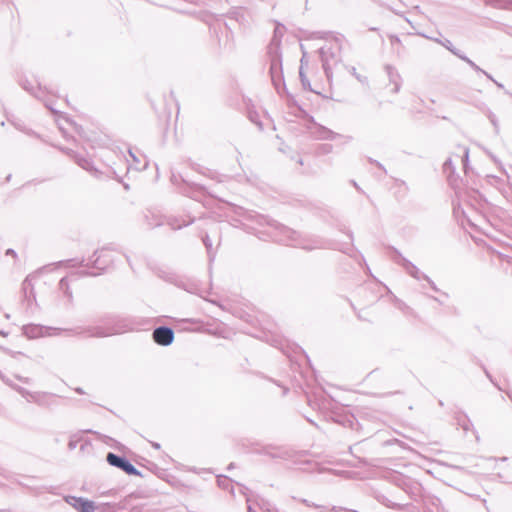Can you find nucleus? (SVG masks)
Listing matches in <instances>:
<instances>
[{"label": "nucleus", "instance_id": "6e6552de", "mask_svg": "<svg viewBox=\"0 0 512 512\" xmlns=\"http://www.w3.org/2000/svg\"><path fill=\"white\" fill-rule=\"evenodd\" d=\"M351 73L359 80L363 81V79L356 73V69L352 68Z\"/></svg>", "mask_w": 512, "mask_h": 512}, {"label": "nucleus", "instance_id": "7ed1b4c3", "mask_svg": "<svg viewBox=\"0 0 512 512\" xmlns=\"http://www.w3.org/2000/svg\"><path fill=\"white\" fill-rule=\"evenodd\" d=\"M67 502L73 508L79 510L80 512H95V510H96L94 502H92L88 499L70 497L67 499Z\"/></svg>", "mask_w": 512, "mask_h": 512}, {"label": "nucleus", "instance_id": "f03ea898", "mask_svg": "<svg viewBox=\"0 0 512 512\" xmlns=\"http://www.w3.org/2000/svg\"><path fill=\"white\" fill-rule=\"evenodd\" d=\"M107 462L112 466L122 469L129 475H140L139 471L130 462L113 453H108Z\"/></svg>", "mask_w": 512, "mask_h": 512}, {"label": "nucleus", "instance_id": "20e7f679", "mask_svg": "<svg viewBox=\"0 0 512 512\" xmlns=\"http://www.w3.org/2000/svg\"><path fill=\"white\" fill-rule=\"evenodd\" d=\"M153 338L160 345H169L173 341L174 334L170 328L159 327L153 332Z\"/></svg>", "mask_w": 512, "mask_h": 512}, {"label": "nucleus", "instance_id": "0eeeda50", "mask_svg": "<svg viewBox=\"0 0 512 512\" xmlns=\"http://www.w3.org/2000/svg\"><path fill=\"white\" fill-rule=\"evenodd\" d=\"M468 157H469V150L467 148L464 149V163H466L468 161Z\"/></svg>", "mask_w": 512, "mask_h": 512}, {"label": "nucleus", "instance_id": "1a4fd4ad", "mask_svg": "<svg viewBox=\"0 0 512 512\" xmlns=\"http://www.w3.org/2000/svg\"><path fill=\"white\" fill-rule=\"evenodd\" d=\"M249 512H252V508L251 507H249Z\"/></svg>", "mask_w": 512, "mask_h": 512}, {"label": "nucleus", "instance_id": "423d86ee", "mask_svg": "<svg viewBox=\"0 0 512 512\" xmlns=\"http://www.w3.org/2000/svg\"><path fill=\"white\" fill-rule=\"evenodd\" d=\"M332 136H333V133L331 131H329L327 129H324V128H322L320 130V135H319L320 138H322V139H330V138H332Z\"/></svg>", "mask_w": 512, "mask_h": 512}, {"label": "nucleus", "instance_id": "39448f33", "mask_svg": "<svg viewBox=\"0 0 512 512\" xmlns=\"http://www.w3.org/2000/svg\"><path fill=\"white\" fill-rule=\"evenodd\" d=\"M443 46H445L449 51H451L453 54L457 55L460 59L466 61L473 69L477 70V71H481L482 70L473 62L471 61L469 58L463 56V55H460L453 47H452V43L449 41V40H446V42L442 43ZM483 73L485 75H487L488 78L492 79V77L490 75H488L486 72L483 71Z\"/></svg>", "mask_w": 512, "mask_h": 512}, {"label": "nucleus", "instance_id": "f257e3e1", "mask_svg": "<svg viewBox=\"0 0 512 512\" xmlns=\"http://www.w3.org/2000/svg\"><path fill=\"white\" fill-rule=\"evenodd\" d=\"M340 45L337 41L330 42L321 48V57L323 67L327 71L331 60H336L339 56Z\"/></svg>", "mask_w": 512, "mask_h": 512}]
</instances>
